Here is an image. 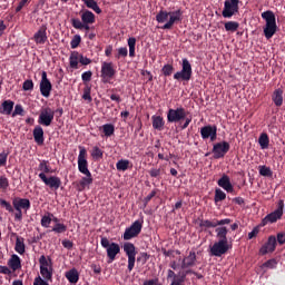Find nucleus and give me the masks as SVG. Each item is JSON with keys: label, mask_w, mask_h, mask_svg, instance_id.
Returning a JSON list of instances; mask_svg holds the SVG:
<instances>
[{"label": "nucleus", "mask_w": 285, "mask_h": 285, "mask_svg": "<svg viewBox=\"0 0 285 285\" xmlns=\"http://www.w3.org/2000/svg\"><path fill=\"white\" fill-rule=\"evenodd\" d=\"M214 233H216V243L209 248V254H212V257H222V255H225L230 247L227 245V227L219 226L214 229Z\"/></svg>", "instance_id": "nucleus-1"}, {"label": "nucleus", "mask_w": 285, "mask_h": 285, "mask_svg": "<svg viewBox=\"0 0 285 285\" xmlns=\"http://www.w3.org/2000/svg\"><path fill=\"white\" fill-rule=\"evenodd\" d=\"M80 151L78 154V171L82 174V177L80 179V189H85L86 186H89L94 183V178L91 176V171L88 170V160L86 159L87 157V151L86 148L79 147Z\"/></svg>", "instance_id": "nucleus-2"}, {"label": "nucleus", "mask_w": 285, "mask_h": 285, "mask_svg": "<svg viewBox=\"0 0 285 285\" xmlns=\"http://www.w3.org/2000/svg\"><path fill=\"white\" fill-rule=\"evenodd\" d=\"M186 116H189V111H186L184 107L167 109V124L184 122V125H181V130H184L189 127V124H191V118Z\"/></svg>", "instance_id": "nucleus-3"}, {"label": "nucleus", "mask_w": 285, "mask_h": 285, "mask_svg": "<svg viewBox=\"0 0 285 285\" xmlns=\"http://www.w3.org/2000/svg\"><path fill=\"white\" fill-rule=\"evenodd\" d=\"M181 16H183V12L179 9L176 11H169V12L166 10H160L156 14V20L158 23L166 22L161 27V29L166 30V29H171L174 23L181 21Z\"/></svg>", "instance_id": "nucleus-4"}, {"label": "nucleus", "mask_w": 285, "mask_h": 285, "mask_svg": "<svg viewBox=\"0 0 285 285\" xmlns=\"http://www.w3.org/2000/svg\"><path fill=\"white\" fill-rule=\"evenodd\" d=\"M0 206L4 208L9 214L20 210H29L31 209V202L28 198H13L12 204L9 202L0 199Z\"/></svg>", "instance_id": "nucleus-5"}, {"label": "nucleus", "mask_w": 285, "mask_h": 285, "mask_svg": "<svg viewBox=\"0 0 285 285\" xmlns=\"http://www.w3.org/2000/svg\"><path fill=\"white\" fill-rule=\"evenodd\" d=\"M262 18L266 21L264 27V35L266 39H272V37L277 31L276 17L273 11L267 10L262 13Z\"/></svg>", "instance_id": "nucleus-6"}, {"label": "nucleus", "mask_w": 285, "mask_h": 285, "mask_svg": "<svg viewBox=\"0 0 285 285\" xmlns=\"http://www.w3.org/2000/svg\"><path fill=\"white\" fill-rule=\"evenodd\" d=\"M99 244L107 252V264H112V261H116V255L121 253V247L118 246L117 243H110V240H107V237H102V239L99 240Z\"/></svg>", "instance_id": "nucleus-7"}, {"label": "nucleus", "mask_w": 285, "mask_h": 285, "mask_svg": "<svg viewBox=\"0 0 285 285\" xmlns=\"http://www.w3.org/2000/svg\"><path fill=\"white\" fill-rule=\"evenodd\" d=\"M39 278L52 281V261L45 255L39 256Z\"/></svg>", "instance_id": "nucleus-8"}, {"label": "nucleus", "mask_w": 285, "mask_h": 285, "mask_svg": "<svg viewBox=\"0 0 285 285\" xmlns=\"http://www.w3.org/2000/svg\"><path fill=\"white\" fill-rule=\"evenodd\" d=\"M124 254H127V271L135 269V263L140 262V258H136L137 252L135 250V244L124 243Z\"/></svg>", "instance_id": "nucleus-9"}, {"label": "nucleus", "mask_w": 285, "mask_h": 285, "mask_svg": "<svg viewBox=\"0 0 285 285\" xmlns=\"http://www.w3.org/2000/svg\"><path fill=\"white\" fill-rule=\"evenodd\" d=\"M142 230V220H135L132 225L127 227V229H124V242H129L132 238H137V236L140 235V232Z\"/></svg>", "instance_id": "nucleus-10"}, {"label": "nucleus", "mask_w": 285, "mask_h": 285, "mask_svg": "<svg viewBox=\"0 0 285 285\" xmlns=\"http://www.w3.org/2000/svg\"><path fill=\"white\" fill-rule=\"evenodd\" d=\"M283 214L284 212H282V200H279V203H276V209L271 214L266 215V217H264L263 220L261 222V225L265 226L268 224H275L276 220L282 219Z\"/></svg>", "instance_id": "nucleus-11"}, {"label": "nucleus", "mask_w": 285, "mask_h": 285, "mask_svg": "<svg viewBox=\"0 0 285 285\" xmlns=\"http://www.w3.org/2000/svg\"><path fill=\"white\" fill-rule=\"evenodd\" d=\"M56 115H52V109L50 107H45L42 110L39 111V118L37 119V124L42 127H50L52 124V118Z\"/></svg>", "instance_id": "nucleus-12"}, {"label": "nucleus", "mask_w": 285, "mask_h": 285, "mask_svg": "<svg viewBox=\"0 0 285 285\" xmlns=\"http://www.w3.org/2000/svg\"><path fill=\"white\" fill-rule=\"evenodd\" d=\"M227 151H230V144L227 141L216 142L212 149V154H214V159L225 158Z\"/></svg>", "instance_id": "nucleus-13"}, {"label": "nucleus", "mask_w": 285, "mask_h": 285, "mask_svg": "<svg viewBox=\"0 0 285 285\" xmlns=\"http://www.w3.org/2000/svg\"><path fill=\"white\" fill-rule=\"evenodd\" d=\"M238 3L239 0H226L224 2V9L222 12L223 17L232 18L233 16H235L239 10Z\"/></svg>", "instance_id": "nucleus-14"}, {"label": "nucleus", "mask_w": 285, "mask_h": 285, "mask_svg": "<svg viewBox=\"0 0 285 285\" xmlns=\"http://www.w3.org/2000/svg\"><path fill=\"white\" fill-rule=\"evenodd\" d=\"M39 180H42V184L48 186L51 190H58V188H61V178H58V176L47 177L45 174H39Z\"/></svg>", "instance_id": "nucleus-15"}, {"label": "nucleus", "mask_w": 285, "mask_h": 285, "mask_svg": "<svg viewBox=\"0 0 285 285\" xmlns=\"http://www.w3.org/2000/svg\"><path fill=\"white\" fill-rule=\"evenodd\" d=\"M52 90V85L50 80H47V72H42V80L39 81V94L42 97L48 98L50 97V91Z\"/></svg>", "instance_id": "nucleus-16"}, {"label": "nucleus", "mask_w": 285, "mask_h": 285, "mask_svg": "<svg viewBox=\"0 0 285 285\" xmlns=\"http://www.w3.org/2000/svg\"><path fill=\"white\" fill-rule=\"evenodd\" d=\"M200 138L203 140L216 141V126H203L200 128Z\"/></svg>", "instance_id": "nucleus-17"}, {"label": "nucleus", "mask_w": 285, "mask_h": 285, "mask_svg": "<svg viewBox=\"0 0 285 285\" xmlns=\"http://www.w3.org/2000/svg\"><path fill=\"white\" fill-rule=\"evenodd\" d=\"M216 186L227 191V194L233 193V184H230V176L222 175L219 180H216Z\"/></svg>", "instance_id": "nucleus-18"}, {"label": "nucleus", "mask_w": 285, "mask_h": 285, "mask_svg": "<svg viewBox=\"0 0 285 285\" xmlns=\"http://www.w3.org/2000/svg\"><path fill=\"white\" fill-rule=\"evenodd\" d=\"M196 262H197V256L195 252H189V255H187V257H184V259H181V269L195 267Z\"/></svg>", "instance_id": "nucleus-19"}, {"label": "nucleus", "mask_w": 285, "mask_h": 285, "mask_svg": "<svg viewBox=\"0 0 285 285\" xmlns=\"http://www.w3.org/2000/svg\"><path fill=\"white\" fill-rule=\"evenodd\" d=\"M276 244L279 243L274 240V236L268 237V242H266V245H263V247H261V255L274 253V250L276 249Z\"/></svg>", "instance_id": "nucleus-20"}, {"label": "nucleus", "mask_w": 285, "mask_h": 285, "mask_svg": "<svg viewBox=\"0 0 285 285\" xmlns=\"http://www.w3.org/2000/svg\"><path fill=\"white\" fill-rule=\"evenodd\" d=\"M33 142L37 144V146H41L45 144V131L43 129H41L40 126H36L33 127Z\"/></svg>", "instance_id": "nucleus-21"}, {"label": "nucleus", "mask_w": 285, "mask_h": 285, "mask_svg": "<svg viewBox=\"0 0 285 285\" xmlns=\"http://www.w3.org/2000/svg\"><path fill=\"white\" fill-rule=\"evenodd\" d=\"M14 107H17V105H14L12 100H4L0 106V115L9 116V114L14 110Z\"/></svg>", "instance_id": "nucleus-22"}, {"label": "nucleus", "mask_w": 285, "mask_h": 285, "mask_svg": "<svg viewBox=\"0 0 285 285\" xmlns=\"http://www.w3.org/2000/svg\"><path fill=\"white\" fill-rule=\"evenodd\" d=\"M63 277L67 278L69 284H77V282L80 281V274L77 272L76 268L69 269L66 274H63Z\"/></svg>", "instance_id": "nucleus-23"}, {"label": "nucleus", "mask_w": 285, "mask_h": 285, "mask_svg": "<svg viewBox=\"0 0 285 285\" xmlns=\"http://www.w3.org/2000/svg\"><path fill=\"white\" fill-rule=\"evenodd\" d=\"M151 127L154 130L161 131L165 128V119L160 116H151Z\"/></svg>", "instance_id": "nucleus-24"}, {"label": "nucleus", "mask_w": 285, "mask_h": 285, "mask_svg": "<svg viewBox=\"0 0 285 285\" xmlns=\"http://www.w3.org/2000/svg\"><path fill=\"white\" fill-rule=\"evenodd\" d=\"M33 39H35L36 43H39V45L46 43L48 41L47 29L41 28L40 30H38L35 33Z\"/></svg>", "instance_id": "nucleus-25"}, {"label": "nucleus", "mask_w": 285, "mask_h": 285, "mask_svg": "<svg viewBox=\"0 0 285 285\" xmlns=\"http://www.w3.org/2000/svg\"><path fill=\"white\" fill-rule=\"evenodd\" d=\"M167 278H173L170 285H184V279L186 278V274L181 276H175V273L171 269H167Z\"/></svg>", "instance_id": "nucleus-26"}, {"label": "nucleus", "mask_w": 285, "mask_h": 285, "mask_svg": "<svg viewBox=\"0 0 285 285\" xmlns=\"http://www.w3.org/2000/svg\"><path fill=\"white\" fill-rule=\"evenodd\" d=\"M7 266L9 268H12L13 271L20 269L21 265H20V257L12 254L11 257H9V261H7Z\"/></svg>", "instance_id": "nucleus-27"}, {"label": "nucleus", "mask_w": 285, "mask_h": 285, "mask_svg": "<svg viewBox=\"0 0 285 285\" xmlns=\"http://www.w3.org/2000/svg\"><path fill=\"white\" fill-rule=\"evenodd\" d=\"M71 24L73 28L78 29V30H90V24L89 22H82L80 19L78 18H73L71 19Z\"/></svg>", "instance_id": "nucleus-28"}, {"label": "nucleus", "mask_w": 285, "mask_h": 285, "mask_svg": "<svg viewBox=\"0 0 285 285\" xmlns=\"http://www.w3.org/2000/svg\"><path fill=\"white\" fill-rule=\"evenodd\" d=\"M23 242L24 239H22V237L14 239V253H18L19 255L26 254V244Z\"/></svg>", "instance_id": "nucleus-29"}, {"label": "nucleus", "mask_w": 285, "mask_h": 285, "mask_svg": "<svg viewBox=\"0 0 285 285\" xmlns=\"http://www.w3.org/2000/svg\"><path fill=\"white\" fill-rule=\"evenodd\" d=\"M69 62H70V68L78 69L80 63V53L78 51L71 52Z\"/></svg>", "instance_id": "nucleus-30"}, {"label": "nucleus", "mask_w": 285, "mask_h": 285, "mask_svg": "<svg viewBox=\"0 0 285 285\" xmlns=\"http://www.w3.org/2000/svg\"><path fill=\"white\" fill-rule=\"evenodd\" d=\"M82 23H95V13L90 10H86L81 13Z\"/></svg>", "instance_id": "nucleus-31"}, {"label": "nucleus", "mask_w": 285, "mask_h": 285, "mask_svg": "<svg viewBox=\"0 0 285 285\" xmlns=\"http://www.w3.org/2000/svg\"><path fill=\"white\" fill-rule=\"evenodd\" d=\"M37 170L38 171H42V173H39V175L50 174L51 170H50L49 161H47V160H39V166L37 167Z\"/></svg>", "instance_id": "nucleus-32"}, {"label": "nucleus", "mask_w": 285, "mask_h": 285, "mask_svg": "<svg viewBox=\"0 0 285 285\" xmlns=\"http://www.w3.org/2000/svg\"><path fill=\"white\" fill-rule=\"evenodd\" d=\"M257 144L261 145V149H268V134H261V137L257 138Z\"/></svg>", "instance_id": "nucleus-33"}, {"label": "nucleus", "mask_w": 285, "mask_h": 285, "mask_svg": "<svg viewBox=\"0 0 285 285\" xmlns=\"http://www.w3.org/2000/svg\"><path fill=\"white\" fill-rule=\"evenodd\" d=\"M100 129H102V134L107 138L111 137L112 134L116 132V127L110 124L102 125V127H100Z\"/></svg>", "instance_id": "nucleus-34"}, {"label": "nucleus", "mask_w": 285, "mask_h": 285, "mask_svg": "<svg viewBox=\"0 0 285 285\" xmlns=\"http://www.w3.org/2000/svg\"><path fill=\"white\" fill-rule=\"evenodd\" d=\"M191 78V72H176L173 75V79L178 81H189Z\"/></svg>", "instance_id": "nucleus-35"}, {"label": "nucleus", "mask_w": 285, "mask_h": 285, "mask_svg": "<svg viewBox=\"0 0 285 285\" xmlns=\"http://www.w3.org/2000/svg\"><path fill=\"white\" fill-rule=\"evenodd\" d=\"M85 2L87 8L92 9L96 13H101V8H99V4H97V1L95 0H81Z\"/></svg>", "instance_id": "nucleus-36"}, {"label": "nucleus", "mask_w": 285, "mask_h": 285, "mask_svg": "<svg viewBox=\"0 0 285 285\" xmlns=\"http://www.w3.org/2000/svg\"><path fill=\"white\" fill-rule=\"evenodd\" d=\"M129 169V160L120 159L116 163V170L118 171H126Z\"/></svg>", "instance_id": "nucleus-37"}, {"label": "nucleus", "mask_w": 285, "mask_h": 285, "mask_svg": "<svg viewBox=\"0 0 285 285\" xmlns=\"http://www.w3.org/2000/svg\"><path fill=\"white\" fill-rule=\"evenodd\" d=\"M101 157H104V151H101L99 147L94 146L91 148V158L94 159V161H99Z\"/></svg>", "instance_id": "nucleus-38"}, {"label": "nucleus", "mask_w": 285, "mask_h": 285, "mask_svg": "<svg viewBox=\"0 0 285 285\" xmlns=\"http://www.w3.org/2000/svg\"><path fill=\"white\" fill-rule=\"evenodd\" d=\"M272 100L274 101V106L282 107V89L274 90Z\"/></svg>", "instance_id": "nucleus-39"}, {"label": "nucleus", "mask_w": 285, "mask_h": 285, "mask_svg": "<svg viewBox=\"0 0 285 285\" xmlns=\"http://www.w3.org/2000/svg\"><path fill=\"white\" fill-rule=\"evenodd\" d=\"M226 199V194L225 191H222V189L216 188L214 190V203H219Z\"/></svg>", "instance_id": "nucleus-40"}, {"label": "nucleus", "mask_w": 285, "mask_h": 285, "mask_svg": "<svg viewBox=\"0 0 285 285\" xmlns=\"http://www.w3.org/2000/svg\"><path fill=\"white\" fill-rule=\"evenodd\" d=\"M50 217H52V214L50 213L42 216V219L39 220V225L42 226V228H50V224L52 223V220H50Z\"/></svg>", "instance_id": "nucleus-41"}, {"label": "nucleus", "mask_w": 285, "mask_h": 285, "mask_svg": "<svg viewBox=\"0 0 285 285\" xmlns=\"http://www.w3.org/2000/svg\"><path fill=\"white\" fill-rule=\"evenodd\" d=\"M82 100H86L88 102H91V87H89L88 85H86L85 88H82Z\"/></svg>", "instance_id": "nucleus-42"}, {"label": "nucleus", "mask_w": 285, "mask_h": 285, "mask_svg": "<svg viewBox=\"0 0 285 285\" xmlns=\"http://www.w3.org/2000/svg\"><path fill=\"white\" fill-rule=\"evenodd\" d=\"M128 47H129V57H135V46H137V39L136 38H129L127 40Z\"/></svg>", "instance_id": "nucleus-43"}, {"label": "nucleus", "mask_w": 285, "mask_h": 285, "mask_svg": "<svg viewBox=\"0 0 285 285\" xmlns=\"http://www.w3.org/2000/svg\"><path fill=\"white\" fill-rule=\"evenodd\" d=\"M50 232L56 233V234L67 233V225H65V224H55L53 229H50Z\"/></svg>", "instance_id": "nucleus-44"}, {"label": "nucleus", "mask_w": 285, "mask_h": 285, "mask_svg": "<svg viewBox=\"0 0 285 285\" xmlns=\"http://www.w3.org/2000/svg\"><path fill=\"white\" fill-rule=\"evenodd\" d=\"M218 226H225V225L213 224L208 219L200 220V228L208 229V228H216Z\"/></svg>", "instance_id": "nucleus-45"}, {"label": "nucleus", "mask_w": 285, "mask_h": 285, "mask_svg": "<svg viewBox=\"0 0 285 285\" xmlns=\"http://www.w3.org/2000/svg\"><path fill=\"white\" fill-rule=\"evenodd\" d=\"M258 174H261L262 177L273 176V171H271V168H268L266 166L258 167Z\"/></svg>", "instance_id": "nucleus-46"}, {"label": "nucleus", "mask_w": 285, "mask_h": 285, "mask_svg": "<svg viewBox=\"0 0 285 285\" xmlns=\"http://www.w3.org/2000/svg\"><path fill=\"white\" fill-rule=\"evenodd\" d=\"M81 41L82 38L80 35L73 36L72 40L70 41V47L72 48V50H75V48H79Z\"/></svg>", "instance_id": "nucleus-47"}, {"label": "nucleus", "mask_w": 285, "mask_h": 285, "mask_svg": "<svg viewBox=\"0 0 285 285\" xmlns=\"http://www.w3.org/2000/svg\"><path fill=\"white\" fill-rule=\"evenodd\" d=\"M238 27H239V23L236 22V21H228V22L225 23L226 31L234 32L238 29Z\"/></svg>", "instance_id": "nucleus-48"}, {"label": "nucleus", "mask_w": 285, "mask_h": 285, "mask_svg": "<svg viewBox=\"0 0 285 285\" xmlns=\"http://www.w3.org/2000/svg\"><path fill=\"white\" fill-rule=\"evenodd\" d=\"M7 188H9V179L7 176H0V190L7 191Z\"/></svg>", "instance_id": "nucleus-49"}, {"label": "nucleus", "mask_w": 285, "mask_h": 285, "mask_svg": "<svg viewBox=\"0 0 285 285\" xmlns=\"http://www.w3.org/2000/svg\"><path fill=\"white\" fill-rule=\"evenodd\" d=\"M208 222H212V224H215V225H230V223H233V220L230 218H224V219H212V220H208Z\"/></svg>", "instance_id": "nucleus-50"}, {"label": "nucleus", "mask_w": 285, "mask_h": 285, "mask_svg": "<svg viewBox=\"0 0 285 285\" xmlns=\"http://www.w3.org/2000/svg\"><path fill=\"white\" fill-rule=\"evenodd\" d=\"M9 115H12V117H17V116L22 117V106L20 105L14 106V109H12V111L9 112Z\"/></svg>", "instance_id": "nucleus-51"}, {"label": "nucleus", "mask_w": 285, "mask_h": 285, "mask_svg": "<svg viewBox=\"0 0 285 285\" xmlns=\"http://www.w3.org/2000/svg\"><path fill=\"white\" fill-rule=\"evenodd\" d=\"M160 175H161V169H157V168L148 169V176L151 178H157Z\"/></svg>", "instance_id": "nucleus-52"}, {"label": "nucleus", "mask_w": 285, "mask_h": 285, "mask_svg": "<svg viewBox=\"0 0 285 285\" xmlns=\"http://www.w3.org/2000/svg\"><path fill=\"white\" fill-rule=\"evenodd\" d=\"M101 72H115V69L112 68V63L104 62Z\"/></svg>", "instance_id": "nucleus-53"}, {"label": "nucleus", "mask_w": 285, "mask_h": 285, "mask_svg": "<svg viewBox=\"0 0 285 285\" xmlns=\"http://www.w3.org/2000/svg\"><path fill=\"white\" fill-rule=\"evenodd\" d=\"M16 271H12V268H9V266L0 265V274L1 275H12V273Z\"/></svg>", "instance_id": "nucleus-54"}, {"label": "nucleus", "mask_w": 285, "mask_h": 285, "mask_svg": "<svg viewBox=\"0 0 285 285\" xmlns=\"http://www.w3.org/2000/svg\"><path fill=\"white\" fill-rule=\"evenodd\" d=\"M47 282H50V279H45L43 277L37 276L33 278V285H49Z\"/></svg>", "instance_id": "nucleus-55"}, {"label": "nucleus", "mask_w": 285, "mask_h": 285, "mask_svg": "<svg viewBox=\"0 0 285 285\" xmlns=\"http://www.w3.org/2000/svg\"><path fill=\"white\" fill-rule=\"evenodd\" d=\"M61 246L63 248H67L68 250H71L72 247L75 246V244L72 243V240L63 239V240H61Z\"/></svg>", "instance_id": "nucleus-56"}, {"label": "nucleus", "mask_w": 285, "mask_h": 285, "mask_svg": "<svg viewBox=\"0 0 285 285\" xmlns=\"http://www.w3.org/2000/svg\"><path fill=\"white\" fill-rule=\"evenodd\" d=\"M181 72H191L190 63L186 58L183 59V70H181Z\"/></svg>", "instance_id": "nucleus-57"}, {"label": "nucleus", "mask_w": 285, "mask_h": 285, "mask_svg": "<svg viewBox=\"0 0 285 285\" xmlns=\"http://www.w3.org/2000/svg\"><path fill=\"white\" fill-rule=\"evenodd\" d=\"M33 90V81L26 80L23 81V91H31Z\"/></svg>", "instance_id": "nucleus-58"}, {"label": "nucleus", "mask_w": 285, "mask_h": 285, "mask_svg": "<svg viewBox=\"0 0 285 285\" xmlns=\"http://www.w3.org/2000/svg\"><path fill=\"white\" fill-rule=\"evenodd\" d=\"M275 243H279V245H284L285 243V236L283 233L276 234V237H274Z\"/></svg>", "instance_id": "nucleus-59"}, {"label": "nucleus", "mask_w": 285, "mask_h": 285, "mask_svg": "<svg viewBox=\"0 0 285 285\" xmlns=\"http://www.w3.org/2000/svg\"><path fill=\"white\" fill-rule=\"evenodd\" d=\"M154 197H156V189L151 190V193H149L146 198H142V203H145V205H148L150 199H154Z\"/></svg>", "instance_id": "nucleus-60"}, {"label": "nucleus", "mask_w": 285, "mask_h": 285, "mask_svg": "<svg viewBox=\"0 0 285 285\" xmlns=\"http://www.w3.org/2000/svg\"><path fill=\"white\" fill-rule=\"evenodd\" d=\"M79 63L80 66H88L90 63V58L85 57L83 55L80 53Z\"/></svg>", "instance_id": "nucleus-61"}, {"label": "nucleus", "mask_w": 285, "mask_h": 285, "mask_svg": "<svg viewBox=\"0 0 285 285\" xmlns=\"http://www.w3.org/2000/svg\"><path fill=\"white\" fill-rule=\"evenodd\" d=\"M263 266L273 269L276 267V259H268L266 263H263Z\"/></svg>", "instance_id": "nucleus-62"}, {"label": "nucleus", "mask_w": 285, "mask_h": 285, "mask_svg": "<svg viewBox=\"0 0 285 285\" xmlns=\"http://www.w3.org/2000/svg\"><path fill=\"white\" fill-rule=\"evenodd\" d=\"M112 75H116V73L115 72H102V82H105V83L110 82Z\"/></svg>", "instance_id": "nucleus-63"}, {"label": "nucleus", "mask_w": 285, "mask_h": 285, "mask_svg": "<svg viewBox=\"0 0 285 285\" xmlns=\"http://www.w3.org/2000/svg\"><path fill=\"white\" fill-rule=\"evenodd\" d=\"M118 57H128V48L121 47L118 49Z\"/></svg>", "instance_id": "nucleus-64"}]
</instances>
